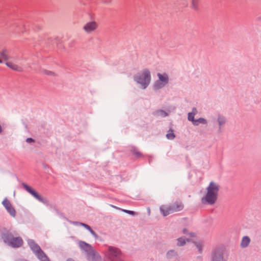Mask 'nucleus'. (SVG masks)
I'll return each mask as SVG.
<instances>
[{
  "mask_svg": "<svg viewBox=\"0 0 261 261\" xmlns=\"http://www.w3.org/2000/svg\"><path fill=\"white\" fill-rule=\"evenodd\" d=\"M0 56L3 59V63H5L6 66L13 70L23 72L29 67L26 60L18 57H9L6 49L2 50Z\"/></svg>",
  "mask_w": 261,
  "mask_h": 261,
  "instance_id": "1",
  "label": "nucleus"
},
{
  "mask_svg": "<svg viewBox=\"0 0 261 261\" xmlns=\"http://www.w3.org/2000/svg\"><path fill=\"white\" fill-rule=\"evenodd\" d=\"M220 190L219 185L212 181L206 187L205 193L201 198V202L203 204L213 205L217 201L218 193Z\"/></svg>",
  "mask_w": 261,
  "mask_h": 261,
  "instance_id": "2",
  "label": "nucleus"
},
{
  "mask_svg": "<svg viewBox=\"0 0 261 261\" xmlns=\"http://www.w3.org/2000/svg\"><path fill=\"white\" fill-rule=\"evenodd\" d=\"M135 80L145 89L149 84L151 80L150 72L148 69H144L139 75L135 77Z\"/></svg>",
  "mask_w": 261,
  "mask_h": 261,
  "instance_id": "3",
  "label": "nucleus"
},
{
  "mask_svg": "<svg viewBox=\"0 0 261 261\" xmlns=\"http://www.w3.org/2000/svg\"><path fill=\"white\" fill-rule=\"evenodd\" d=\"M2 238L5 243L13 247H20L22 244V240L19 237L14 238L11 233L8 232L4 233Z\"/></svg>",
  "mask_w": 261,
  "mask_h": 261,
  "instance_id": "4",
  "label": "nucleus"
},
{
  "mask_svg": "<svg viewBox=\"0 0 261 261\" xmlns=\"http://www.w3.org/2000/svg\"><path fill=\"white\" fill-rule=\"evenodd\" d=\"M28 243L33 251L41 261H50L40 247L33 240H29Z\"/></svg>",
  "mask_w": 261,
  "mask_h": 261,
  "instance_id": "5",
  "label": "nucleus"
},
{
  "mask_svg": "<svg viewBox=\"0 0 261 261\" xmlns=\"http://www.w3.org/2000/svg\"><path fill=\"white\" fill-rule=\"evenodd\" d=\"M79 246L85 251L89 253H91L90 254L89 257V259L90 261H101V259L100 256L98 253L93 252L92 247L90 245L86 243L85 242L80 241L79 242Z\"/></svg>",
  "mask_w": 261,
  "mask_h": 261,
  "instance_id": "6",
  "label": "nucleus"
},
{
  "mask_svg": "<svg viewBox=\"0 0 261 261\" xmlns=\"http://www.w3.org/2000/svg\"><path fill=\"white\" fill-rule=\"evenodd\" d=\"M211 261H227L225 248L223 247L215 248L212 252Z\"/></svg>",
  "mask_w": 261,
  "mask_h": 261,
  "instance_id": "7",
  "label": "nucleus"
},
{
  "mask_svg": "<svg viewBox=\"0 0 261 261\" xmlns=\"http://www.w3.org/2000/svg\"><path fill=\"white\" fill-rule=\"evenodd\" d=\"M98 28V24L96 21L91 20L86 22L82 27V30L87 35L95 33Z\"/></svg>",
  "mask_w": 261,
  "mask_h": 261,
  "instance_id": "8",
  "label": "nucleus"
},
{
  "mask_svg": "<svg viewBox=\"0 0 261 261\" xmlns=\"http://www.w3.org/2000/svg\"><path fill=\"white\" fill-rule=\"evenodd\" d=\"M159 80L156 81L154 85V87L155 89H159L164 87L169 82V77L167 73H158Z\"/></svg>",
  "mask_w": 261,
  "mask_h": 261,
  "instance_id": "9",
  "label": "nucleus"
},
{
  "mask_svg": "<svg viewBox=\"0 0 261 261\" xmlns=\"http://www.w3.org/2000/svg\"><path fill=\"white\" fill-rule=\"evenodd\" d=\"M108 249L109 255L113 258L112 261L122 260L120 258L121 255V252L118 248L110 246L109 247Z\"/></svg>",
  "mask_w": 261,
  "mask_h": 261,
  "instance_id": "10",
  "label": "nucleus"
},
{
  "mask_svg": "<svg viewBox=\"0 0 261 261\" xmlns=\"http://www.w3.org/2000/svg\"><path fill=\"white\" fill-rule=\"evenodd\" d=\"M2 204L11 216L13 217H15L16 216V211L9 200L6 198L3 201Z\"/></svg>",
  "mask_w": 261,
  "mask_h": 261,
  "instance_id": "11",
  "label": "nucleus"
},
{
  "mask_svg": "<svg viewBox=\"0 0 261 261\" xmlns=\"http://www.w3.org/2000/svg\"><path fill=\"white\" fill-rule=\"evenodd\" d=\"M171 205L173 213L179 212L184 207L183 203L180 200L175 201Z\"/></svg>",
  "mask_w": 261,
  "mask_h": 261,
  "instance_id": "12",
  "label": "nucleus"
},
{
  "mask_svg": "<svg viewBox=\"0 0 261 261\" xmlns=\"http://www.w3.org/2000/svg\"><path fill=\"white\" fill-rule=\"evenodd\" d=\"M160 210L164 216H166L173 213L171 205H162L160 206Z\"/></svg>",
  "mask_w": 261,
  "mask_h": 261,
  "instance_id": "13",
  "label": "nucleus"
},
{
  "mask_svg": "<svg viewBox=\"0 0 261 261\" xmlns=\"http://www.w3.org/2000/svg\"><path fill=\"white\" fill-rule=\"evenodd\" d=\"M23 187L24 189L30 193L32 196L38 199L39 201L42 202L43 198L40 196L35 190L27 185H24Z\"/></svg>",
  "mask_w": 261,
  "mask_h": 261,
  "instance_id": "14",
  "label": "nucleus"
},
{
  "mask_svg": "<svg viewBox=\"0 0 261 261\" xmlns=\"http://www.w3.org/2000/svg\"><path fill=\"white\" fill-rule=\"evenodd\" d=\"M199 2L200 0H191V8L195 10H197L199 8Z\"/></svg>",
  "mask_w": 261,
  "mask_h": 261,
  "instance_id": "15",
  "label": "nucleus"
},
{
  "mask_svg": "<svg viewBox=\"0 0 261 261\" xmlns=\"http://www.w3.org/2000/svg\"><path fill=\"white\" fill-rule=\"evenodd\" d=\"M79 224L88 229L95 238H97V236L96 233L91 228V227L88 225L83 223H80Z\"/></svg>",
  "mask_w": 261,
  "mask_h": 261,
  "instance_id": "16",
  "label": "nucleus"
},
{
  "mask_svg": "<svg viewBox=\"0 0 261 261\" xmlns=\"http://www.w3.org/2000/svg\"><path fill=\"white\" fill-rule=\"evenodd\" d=\"M79 224L88 229L95 238H97V236L96 233L91 228V227L88 225L83 223H80Z\"/></svg>",
  "mask_w": 261,
  "mask_h": 261,
  "instance_id": "17",
  "label": "nucleus"
},
{
  "mask_svg": "<svg viewBox=\"0 0 261 261\" xmlns=\"http://www.w3.org/2000/svg\"><path fill=\"white\" fill-rule=\"evenodd\" d=\"M189 240L188 239H185L183 238H180L177 240V245L178 246H181L184 245L187 242H189Z\"/></svg>",
  "mask_w": 261,
  "mask_h": 261,
  "instance_id": "18",
  "label": "nucleus"
},
{
  "mask_svg": "<svg viewBox=\"0 0 261 261\" xmlns=\"http://www.w3.org/2000/svg\"><path fill=\"white\" fill-rule=\"evenodd\" d=\"M206 123L207 121L205 119L200 118L198 119H195L193 124L195 125H198L199 123L206 124Z\"/></svg>",
  "mask_w": 261,
  "mask_h": 261,
  "instance_id": "19",
  "label": "nucleus"
},
{
  "mask_svg": "<svg viewBox=\"0 0 261 261\" xmlns=\"http://www.w3.org/2000/svg\"><path fill=\"white\" fill-rule=\"evenodd\" d=\"M218 121L219 125L221 126L225 124L226 119L224 117L219 115L218 118Z\"/></svg>",
  "mask_w": 261,
  "mask_h": 261,
  "instance_id": "20",
  "label": "nucleus"
},
{
  "mask_svg": "<svg viewBox=\"0 0 261 261\" xmlns=\"http://www.w3.org/2000/svg\"><path fill=\"white\" fill-rule=\"evenodd\" d=\"M177 254L174 250H170L167 253V257L168 258H171L173 257L176 256Z\"/></svg>",
  "mask_w": 261,
  "mask_h": 261,
  "instance_id": "21",
  "label": "nucleus"
},
{
  "mask_svg": "<svg viewBox=\"0 0 261 261\" xmlns=\"http://www.w3.org/2000/svg\"><path fill=\"white\" fill-rule=\"evenodd\" d=\"M155 114L163 117H166L168 115L167 113L165 111L162 110L156 111Z\"/></svg>",
  "mask_w": 261,
  "mask_h": 261,
  "instance_id": "22",
  "label": "nucleus"
},
{
  "mask_svg": "<svg viewBox=\"0 0 261 261\" xmlns=\"http://www.w3.org/2000/svg\"><path fill=\"white\" fill-rule=\"evenodd\" d=\"M166 137L168 139L172 140L175 138V135H174V133H173V132L171 130V131L169 132L167 134Z\"/></svg>",
  "mask_w": 261,
  "mask_h": 261,
  "instance_id": "23",
  "label": "nucleus"
},
{
  "mask_svg": "<svg viewBox=\"0 0 261 261\" xmlns=\"http://www.w3.org/2000/svg\"><path fill=\"white\" fill-rule=\"evenodd\" d=\"M194 114L192 113V112L189 113L188 114V120L189 121H191L193 123V122L195 121V119H194Z\"/></svg>",
  "mask_w": 261,
  "mask_h": 261,
  "instance_id": "24",
  "label": "nucleus"
},
{
  "mask_svg": "<svg viewBox=\"0 0 261 261\" xmlns=\"http://www.w3.org/2000/svg\"><path fill=\"white\" fill-rule=\"evenodd\" d=\"M123 212L128 214H129V215H135L136 214V213L134 212V211H129V210H122Z\"/></svg>",
  "mask_w": 261,
  "mask_h": 261,
  "instance_id": "25",
  "label": "nucleus"
},
{
  "mask_svg": "<svg viewBox=\"0 0 261 261\" xmlns=\"http://www.w3.org/2000/svg\"><path fill=\"white\" fill-rule=\"evenodd\" d=\"M196 247L197 248V249H198V250L199 251H201L202 250V244L201 243H197L196 244Z\"/></svg>",
  "mask_w": 261,
  "mask_h": 261,
  "instance_id": "26",
  "label": "nucleus"
},
{
  "mask_svg": "<svg viewBox=\"0 0 261 261\" xmlns=\"http://www.w3.org/2000/svg\"><path fill=\"white\" fill-rule=\"evenodd\" d=\"M26 141H27V142L30 143L34 142V140L33 139L29 138L27 139Z\"/></svg>",
  "mask_w": 261,
  "mask_h": 261,
  "instance_id": "27",
  "label": "nucleus"
},
{
  "mask_svg": "<svg viewBox=\"0 0 261 261\" xmlns=\"http://www.w3.org/2000/svg\"><path fill=\"white\" fill-rule=\"evenodd\" d=\"M182 4H186L187 5L188 0H178Z\"/></svg>",
  "mask_w": 261,
  "mask_h": 261,
  "instance_id": "28",
  "label": "nucleus"
},
{
  "mask_svg": "<svg viewBox=\"0 0 261 261\" xmlns=\"http://www.w3.org/2000/svg\"><path fill=\"white\" fill-rule=\"evenodd\" d=\"M44 73L47 75H54V73L50 71H45Z\"/></svg>",
  "mask_w": 261,
  "mask_h": 261,
  "instance_id": "29",
  "label": "nucleus"
},
{
  "mask_svg": "<svg viewBox=\"0 0 261 261\" xmlns=\"http://www.w3.org/2000/svg\"><path fill=\"white\" fill-rule=\"evenodd\" d=\"M250 239L248 237H246V246L250 243Z\"/></svg>",
  "mask_w": 261,
  "mask_h": 261,
  "instance_id": "30",
  "label": "nucleus"
},
{
  "mask_svg": "<svg viewBox=\"0 0 261 261\" xmlns=\"http://www.w3.org/2000/svg\"><path fill=\"white\" fill-rule=\"evenodd\" d=\"M192 113H193L194 115L196 114L197 113V111L196 108H193L192 109Z\"/></svg>",
  "mask_w": 261,
  "mask_h": 261,
  "instance_id": "31",
  "label": "nucleus"
},
{
  "mask_svg": "<svg viewBox=\"0 0 261 261\" xmlns=\"http://www.w3.org/2000/svg\"><path fill=\"white\" fill-rule=\"evenodd\" d=\"M245 241V237H244L243 238H242V243H241V246L242 247H244V242Z\"/></svg>",
  "mask_w": 261,
  "mask_h": 261,
  "instance_id": "32",
  "label": "nucleus"
},
{
  "mask_svg": "<svg viewBox=\"0 0 261 261\" xmlns=\"http://www.w3.org/2000/svg\"><path fill=\"white\" fill-rule=\"evenodd\" d=\"M3 63V59H0V64H2Z\"/></svg>",
  "mask_w": 261,
  "mask_h": 261,
  "instance_id": "33",
  "label": "nucleus"
},
{
  "mask_svg": "<svg viewBox=\"0 0 261 261\" xmlns=\"http://www.w3.org/2000/svg\"><path fill=\"white\" fill-rule=\"evenodd\" d=\"M186 231H187V230H186V229H184L183 230V232H184V233H186Z\"/></svg>",
  "mask_w": 261,
  "mask_h": 261,
  "instance_id": "34",
  "label": "nucleus"
},
{
  "mask_svg": "<svg viewBox=\"0 0 261 261\" xmlns=\"http://www.w3.org/2000/svg\"><path fill=\"white\" fill-rule=\"evenodd\" d=\"M191 236H192V237H194V236H195V235H194V233H191Z\"/></svg>",
  "mask_w": 261,
  "mask_h": 261,
  "instance_id": "35",
  "label": "nucleus"
},
{
  "mask_svg": "<svg viewBox=\"0 0 261 261\" xmlns=\"http://www.w3.org/2000/svg\"><path fill=\"white\" fill-rule=\"evenodd\" d=\"M67 261H73V260L71 259H68Z\"/></svg>",
  "mask_w": 261,
  "mask_h": 261,
  "instance_id": "36",
  "label": "nucleus"
},
{
  "mask_svg": "<svg viewBox=\"0 0 261 261\" xmlns=\"http://www.w3.org/2000/svg\"><path fill=\"white\" fill-rule=\"evenodd\" d=\"M107 2H110V0H107Z\"/></svg>",
  "mask_w": 261,
  "mask_h": 261,
  "instance_id": "37",
  "label": "nucleus"
},
{
  "mask_svg": "<svg viewBox=\"0 0 261 261\" xmlns=\"http://www.w3.org/2000/svg\"><path fill=\"white\" fill-rule=\"evenodd\" d=\"M2 50H0V52ZM0 59H2V57L0 56Z\"/></svg>",
  "mask_w": 261,
  "mask_h": 261,
  "instance_id": "38",
  "label": "nucleus"
}]
</instances>
